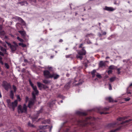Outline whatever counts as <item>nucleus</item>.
I'll return each mask as SVG.
<instances>
[{
	"label": "nucleus",
	"instance_id": "nucleus-1",
	"mask_svg": "<svg viewBox=\"0 0 132 132\" xmlns=\"http://www.w3.org/2000/svg\"><path fill=\"white\" fill-rule=\"evenodd\" d=\"M27 106L24 104L23 106L19 105L18 107V113H26L27 112Z\"/></svg>",
	"mask_w": 132,
	"mask_h": 132
},
{
	"label": "nucleus",
	"instance_id": "nucleus-2",
	"mask_svg": "<svg viewBox=\"0 0 132 132\" xmlns=\"http://www.w3.org/2000/svg\"><path fill=\"white\" fill-rule=\"evenodd\" d=\"M91 117L87 118H86L85 120H79L77 121L78 124L80 126H85V125L88 124L89 120L91 119Z\"/></svg>",
	"mask_w": 132,
	"mask_h": 132
},
{
	"label": "nucleus",
	"instance_id": "nucleus-3",
	"mask_svg": "<svg viewBox=\"0 0 132 132\" xmlns=\"http://www.w3.org/2000/svg\"><path fill=\"white\" fill-rule=\"evenodd\" d=\"M43 74L44 77L46 78H51L52 74L48 70H46L43 72Z\"/></svg>",
	"mask_w": 132,
	"mask_h": 132
},
{
	"label": "nucleus",
	"instance_id": "nucleus-4",
	"mask_svg": "<svg viewBox=\"0 0 132 132\" xmlns=\"http://www.w3.org/2000/svg\"><path fill=\"white\" fill-rule=\"evenodd\" d=\"M2 86L7 91L9 90L11 87L10 84L8 83L6 81H4L3 82Z\"/></svg>",
	"mask_w": 132,
	"mask_h": 132
},
{
	"label": "nucleus",
	"instance_id": "nucleus-5",
	"mask_svg": "<svg viewBox=\"0 0 132 132\" xmlns=\"http://www.w3.org/2000/svg\"><path fill=\"white\" fill-rule=\"evenodd\" d=\"M18 104V100H16L14 102H11V105L10 106L9 108H12L13 111H14L15 107H16Z\"/></svg>",
	"mask_w": 132,
	"mask_h": 132
},
{
	"label": "nucleus",
	"instance_id": "nucleus-6",
	"mask_svg": "<svg viewBox=\"0 0 132 132\" xmlns=\"http://www.w3.org/2000/svg\"><path fill=\"white\" fill-rule=\"evenodd\" d=\"M104 9L109 11H112L115 10V9L112 7H108L106 6L105 7Z\"/></svg>",
	"mask_w": 132,
	"mask_h": 132
},
{
	"label": "nucleus",
	"instance_id": "nucleus-7",
	"mask_svg": "<svg viewBox=\"0 0 132 132\" xmlns=\"http://www.w3.org/2000/svg\"><path fill=\"white\" fill-rule=\"evenodd\" d=\"M18 46H14L13 45H12V46L10 47V48L11 49L12 52L14 53L16 50Z\"/></svg>",
	"mask_w": 132,
	"mask_h": 132
},
{
	"label": "nucleus",
	"instance_id": "nucleus-8",
	"mask_svg": "<svg viewBox=\"0 0 132 132\" xmlns=\"http://www.w3.org/2000/svg\"><path fill=\"white\" fill-rule=\"evenodd\" d=\"M86 53L85 50L83 48L82 50L79 51L78 52V54L79 55H85Z\"/></svg>",
	"mask_w": 132,
	"mask_h": 132
},
{
	"label": "nucleus",
	"instance_id": "nucleus-9",
	"mask_svg": "<svg viewBox=\"0 0 132 132\" xmlns=\"http://www.w3.org/2000/svg\"><path fill=\"white\" fill-rule=\"evenodd\" d=\"M51 76H52L51 78H53L54 79H56L59 77V75L54 73H53L52 74Z\"/></svg>",
	"mask_w": 132,
	"mask_h": 132
},
{
	"label": "nucleus",
	"instance_id": "nucleus-10",
	"mask_svg": "<svg viewBox=\"0 0 132 132\" xmlns=\"http://www.w3.org/2000/svg\"><path fill=\"white\" fill-rule=\"evenodd\" d=\"M105 61H100L99 63V67H102L105 66Z\"/></svg>",
	"mask_w": 132,
	"mask_h": 132
},
{
	"label": "nucleus",
	"instance_id": "nucleus-11",
	"mask_svg": "<svg viewBox=\"0 0 132 132\" xmlns=\"http://www.w3.org/2000/svg\"><path fill=\"white\" fill-rule=\"evenodd\" d=\"M34 101H30L29 102L28 105V107L29 108H31L33 105L34 103Z\"/></svg>",
	"mask_w": 132,
	"mask_h": 132
},
{
	"label": "nucleus",
	"instance_id": "nucleus-12",
	"mask_svg": "<svg viewBox=\"0 0 132 132\" xmlns=\"http://www.w3.org/2000/svg\"><path fill=\"white\" fill-rule=\"evenodd\" d=\"M34 90L33 92H34L36 95H37L38 93V91L37 89V87L36 86H33L32 87Z\"/></svg>",
	"mask_w": 132,
	"mask_h": 132
},
{
	"label": "nucleus",
	"instance_id": "nucleus-13",
	"mask_svg": "<svg viewBox=\"0 0 132 132\" xmlns=\"http://www.w3.org/2000/svg\"><path fill=\"white\" fill-rule=\"evenodd\" d=\"M39 127L41 129H45L49 127V126L48 125H46L45 126H39Z\"/></svg>",
	"mask_w": 132,
	"mask_h": 132
},
{
	"label": "nucleus",
	"instance_id": "nucleus-14",
	"mask_svg": "<svg viewBox=\"0 0 132 132\" xmlns=\"http://www.w3.org/2000/svg\"><path fill=\"white\" fill-rule=\"evenodd\" d=\"M13 18L15 19L16 20H18L19 21H21V22H24L23 20L21 18L17 16H15L13 17Z\"/></svg>",
	"mask_w": 132,
	"mask_h": 132
},
{
	"label": "nucleus",
	"instance_id": "nucleus-15",
	"mask_svg": "<svg viewBox=\"0 0 132 132\" xmlns=\"http://www.w3.org/2000/svg\"><path fill=\"white\" fill-rule=\"evenodd\" d=\"M106 100L109 101V102H117V101H114L113 100V99L111 97H109L108 98H106Z\"/></svg>",
	"mask_w": 132,
	"mask_h": 132
},
{
	"label": "nucleus",
	"instance_id": "nucleus-16",
	"mask_svg": "<svg viewBox=\"0 0 132 132\" xmlns=\"http://www.w3.org/2000/svg\"><path fill=\"white\" fill-rule=\"evenodd\" d=\"M76 113L82 116H85L87 114L86 112H81L79 111L77 112Z\"/></svg>",
	"mask_w": 132,
	"mask_h": 132
},
{
	"label": "nucleus",
	"instance_id": "nucleus-17",
	"mask_svg": "<svg viewBox=\"0 0 132 132\" xmlns=\"http://www.w3.org/2000/svg\"><path fill=\"white\" fill-rule=\"evenodd\" d=\"M116 124V122H114L112 123H110L108 125V127H114V126Z\"/></svg>",
	"mask_w": 132,
	"mask_h": 132
},
{
	"label": "nucleus",
	"instance_id": "nucleus-18",
	"mask_svg": "<svg viewBox=\"0 0 132 132\" xmlns=\"http://www.w3.org/2000/svg\"><path fill=\"white\" fill-rule=\"evenodd\" d=\"M18 3L20 4L21 6L25 5V4L27 5L28 4V3L26 1L20 2Z\"/></svg>",
	"mask_w": 132,
	"mask_h": 132
},
{
	"label": "nucleus",
	"instance_id": "nucleus-19",
	"mask_svg": "<svg viewBox=\"0 0 132 132\" xmlns=\"http://www.w3.org/2000/svg\"><path fill=\"white\" fill-rule=\"evenodd\" d=\"M18 32L20 33L21 35L23 36H25L26 34V32L25 31H19Z\"/></svg>",
	"mask_w": 132,
	"mask_h": 132
},
{
	"label": "nucleus",
	"instance_id": "nucleus-20",
	"mask_svg": "<svg viewBox=\"0 0 132 132\" xmlns=\"http://www.w3.org/2000/svg\"><path fill=\"white\" fill-rule=\"evenodd\" d=\"M10 97L12 99H13L14 98V94L13 91L11 90V91L10 95Z\"/></svg>",
	"mask_w": 132,
	"mask_h": 132
},
{
	"label": "nucleus",
	"instance_id": "nucleus-21",
	"mask_svg": "<svg viewBox=\"0 0 132 132\" xmlns=\"http://www.w3.org/2000/svg\"><path fill=\"white\" fill-rule=\"evenodd\" d=\"M71 83V82H68L64 86L65 87L67 88H68L70 86Z\"/></svg>",
	"mask_w": 132,
	"mask_h": 132
},
{
	"label": "nucleus",
	"instance_id": "nucleus-22",
	"mask_svg": "<svg viewBox=\"0 0 132 132\" xmlns=\"http://www.w3.org/2000/svg\"><path fill=\"white\" fill-rule=\"evenodd\" d=\"M127 117H121L117 119V120L119 121H123L124 120L126 119Z\"/></svg>",
	"mask_w": 132,
	"mask_h": 132
},
{
	"label": "nucleus",
	"instance_id": "nucleus-23",
	"mask_svg": "<svg viewBox=\"0 0 132 132\" xmlns=\"http://www.w3.org/2000/svg\"><path fill=\"white\" fill-rule=\"evenodd\" d=\"M1 50L4 54H7L6 53V50L4 48L1 47Z\"/></svg>",
	"mask_w": 132,
	"mask_h": 132
},
{
	"label": "nucleus",
	"instance_id": "nucleus-24",
	"mask_svg": "<svg viewBox=\"0 0 132 132\" xmlns=\"http://www.w3.org/2000/svg\"><path fill=\"white\" fill-rule=\"evenodd\" d=\"M109 108H100L99 110H102L104 111H108L109 110Z\"/></svg>",
	"mask_w": 132,
	"mask_h": 132
},
{
	"label": "nucleus",
	"instance_id": "nucleus-25",
	"mask_svg": "<svg viewBox=\"0 0 132 132\" xmlns=\"http://www.w3.org/2000/svg\"><path fill=\"white\" fill-rule=\"evenodd\" d=\"M132 119H129L128 120H126L124 121H123L122 123H121V124H123L124 123H126L128 122H129L131 121Z\"/></svg>",
	"mask_w": 132,
	"mask_h": 132
},
{
	"label": "nucleus",
	"instance_id": "nucleus-26",
	"mask_svg": "<svg viewBox=\"0 0 132 132\" xmlns=\"http://www.w3.org/2000/svg\"><path fill=\"white\" fill-rule=\"evenodd\" d=\"M36 94L34 92H32V101H34L36 99V96L35 95Z\"/></svg>",
	"mask_w": 132,
	"mask_h": 132
},
{
	"label": "nucleus",
	"instance_id": "nucleus-27",
	"mask_svg": "<svg viewBox=\"0 0 132 132\" xmlns=\"http://www.w3.org/2000/svg\"><path fill=\"white\" fill-rule=\"evenodd\" d=\"M7 103L8 106L9 107L11 105V100L10 99H8L6 101Z\"/></svg>",
	"mask_w": 132,
	"mask_h": 132
},
{
	"label": "nucleus",
	"instance_id": "nucleus-28",
	"mask_svg": "<svg viewBox=\"0 0 132 132\" xmlns=\"http://www.w3.org/2000/svg\"><path fill=\"white\" fill-rule=\"evenodd\" d=\"M50 120H44V121L42 122L43 123H49L50 122Z\"/></svg>",
	"mask_w": 132,
	"mask_h": 132
},
{
	"label": "nucleus",
	"instance_id": "nucleus-29",
	"mask_svg": "<svg viewBox=\"0 0 132 132\" xmlns=\"http://www.w3.org/2000/svg\"><path fill=\"white\" fill-rule=\"evenodd\" d=\"M37 84L39 88L42 87V86H44L43 84H41V83L39 82H37Z\"/></svg>",
	"mask_w": 132,
	"mask_h": 132
},
{
	"label": "nucleus",
	"instance_id": "nucleus-30",
	"mask_svg": "<svg viewBox=\"0 0 132 132\" xmlns=\"http://www.w3.org/2000/svg\"><path fill=\"white\" fill-rule=\"evenodd\" d=\"M120 129V127L117 129H115L114 130H111L110 132H115L116 131L119 130Z\"/></svg>",
	"mask_w": 132,
	"mask_h": 132
},
{
	"label": "nucleus",
	"instance_id": "nucleus-31",
	"mask_svg": "<svg viewBox=\"0 0 132 132\" xmlns=\"http://www.w3.org/2000/svg\"><path fill=\"white\" fill-rule=\"evenodd\" d=\"M76 57L77 58L80 59V60H82L83 57L82 55H79V54L77 55Z\"/></svg>",
	"mask_w": 132,
	"mask_h": 132
},
{
	"label": "nucleus",
	"instance_id": "nucleus-32",
	"mask_svg": "<svg viewBox=\"0 0 132 132\" xmlns=\"http://www.w3.org/2000/svg\"><path fill=\"white\" fill-rule=\"evenodd\" d=\"M19 46H21L22 47H26V44H23L22 43H20L19 44Z\"/></svg>",
	"mask_w": 132,
	"mask_h": 132
},
{
	"label": "nucleus",
	"instance_id": "nucleus-33",
	"mask_svg": "<svg viewBox=\"0 0 132 132\" xmlns=\"http://www.w3.org/2000/svg\"><path fill=\"white\" fill-rule=\"evenodd\" d=\"M115 78L114 77H113L110 79V81L111 82L114 81L115 80Z\"/></svg>",
	"mask_w": 132,
	"mask_h": 132
},
{
	"label": "nucleus",
	"instance_id": "nucleus-34",
	"mask_svg": "<svg viewBox=\"0 0 132 132\" xmlns=\"http://www.w3.org/2000/svg\"><path fill=\"white\" fill-rule=\"evenodd\" d=\"M17 38L18 40H19L21 42H23L24 41L22 39L20 38L19 37H17Z\"/></svg>",
	"mask_w": 132,
	"mask_h": 132
},
{
	"label": "nucleus",
	"instance_id": "nucleus-35",
	"mask_svg": "<svg viewBox=\"0 0 132 132\" xmlns=\"http://www.w3.org/2000/svg\"><path fill=\"white\" fill-rule=\"evenodd\" d=\"M13 88L14 92H15L16 90V87L14 85L13 86Z\"/></svg>",
	"mask_w": 132,
	"mask_h": 132
},
{
	"label": "nucleus",
	"instance_id": "nucleus-36",
	"mask_svg": "<svg viewBox=\"0 0 132 132\" xmlns=\"http://www.w3.org/2000/svg\"><path fill=\"white\" fill-rule=\"evenodd\" d=\"M5 67L7 69H9V64L7 63H5Z\"/></svg>",
	"mask_w": 132,
	"mask_h": 132
},
{
	"label": "nucleus",
	"instance_id": "nucleus-37",
	"mask_svg": "<svg viewBox=\"0 0 132 132\" xmlns=\"http://www.w3.org/2000/svg\"><path fill=\"white\" fill-rule=\"evenodd\" d=\"M114 66L113 65H111L109 67V69H114Z\"/></svg>",
	"mask_w": 132,
	"mask_h": 132
},
{
	"label": "nucleus",
	"instance_id": "nucleus-38",
	"mask_svg": "<svg viewBox=\"0 0 132 132\" xmlns=\"http://www.w3.org/2000/svg\"><path fill=\"white\" fill-rule=\"evenodd\" d=\"M28 125L30 127H33L34 126L33 125L31 124L30 122V121L28 122Z\"/></svg>",
	"mask_w": 132,
	"mask_h": 132
},
{
	"label": "nucleus",
	"instance_id": "nucleus-39",
	"mask_svg": "<svg viewBox=\"0 0 132 132\" xmlns=\"http://www.w3.org/2000/svg\"><path fill=\"white\" fill-rule=\"evenodd\" d=\"M43 83L45 84H47L49 82L47 80L45 79L43 80Z\"/></svg>",
	"mask_w": 132,
	"mask_h": 132
},
{
	"label": "nucleus",
	"instance_id": "nucleus-40",
	"mask_svg": "<svg viewBox=\"0 0 132 132\" xmlns=\"http://www.w3.org/2000/svg\"><path fill=\"white\" fill-rule=\"evenodd\" d=\"M5 32L4 31H1L0 32V34L2 36H3L5 34Z\"/></svg>",
	"mask_w": 132,
	"mask_h": 132
},
{
	"label": "nucleus",
	"instance_id": "nucleus-41",
	"mask_svg": "<svg viewBox=\"0 0 132 132\" xmlns=\"http://www.w3.org/2000/svg\"><path fill=\"white\" fill-rule=\"evenodd\" d=\"M96 72V70H94L91 72V73L92 75L95 74Z\"/></svg>",
	"mask_w": 132,
	"mask_h": 132
},
{
	"label": "nucleus",
	"instance_id": "nucleus-42",
	"mask_svg": "<svg viewBox=\"0 0 132 132\" xmlns=\"http://www.w3.org/2000/svg\"><path fill=\"white\" fill-rule=\"evenodd\" d=\"M46 68L49 70H51L52 69V68L51 67L48 66Z\"/></svg>",
	"mask_w": 132,
	"mask_h": 132
},
{
	"label": "nucleus",
	"instance_id": "nucleus-43",
	"mask_svg": "<svg viewBox=\"0 0 132 132\" xmlns=\"http://www.w3.org/2000/svg\"><path fill=\"white\" fill-rule=\"evenodd\" d=\"M18 129L20 130V132H24L23 130L22 129H21L20 127H19Z\"/></svg>",
	"mask_w": 132,
	"mask_h": 132
},
{
	"label": "nucleus",
	"instance_id": "nucleus-44",
	"mask_svg": "<svg viewBox=\"0 0 132 132\" xmlns=\"http://www.w3.org/2000/svg\"><path fill=\"white\" fill-rule=\"evenodd\" d=\"M6 132H17L16 130H12L10 131H7Z\"/></svg>",
	"mask_w": 132,
	"mask_h": 132
},
{
	"label": "nucleus",
	"instance_id": "nucleus-45",
	"mask_svg": "<svg viewBox=\"0 0 132 132\" xmlns=\"http://www.w3.org/2000/svg\"><path fill=\"white\" fill-rule=\"evenodd\" d=\"M130 98L128 97L126 98H125V100L126 101H128L130 100Z\"/></svg>",
	"mask_w": 132,
	"mask_h": 132
},
{
	"label": "nucleus",
	"instance_id": "nucleus-46",
	"mask_svg": "<svg viewBox=\"0 0 132 132\" xmlns=\"http://www.w3.org/2000/svg\"><path fill=\"white\" fill-rule=\"evenodd\" d=\"M43 85L44 86H42V87H43V88H44V89H46V88H48V87L46 85H45L44 84H43Z\"/></svg>",
	"mask_w": 132,
	"mask_h": 132
},
{
	"label": "nucleus",
	"instance_id": "nucleus-47",
	"mask_svg": "<svg viewBox=\"0 0 132 132\" xmlns=\"http://www.w3.org/2000/svg\"><path fill=\"white\" fill-rule=\"evenodd\" d=\"M96 76L97 77H98V78H101L102 77L101 76V75H100L99 74L97 75H96Z\"/></svg>",
	"mask_w": 132,
	"mask_h": 132
},
{
	"label": "nucleus",
	"instance_id": "nucleus-48",
	"mask_svg": "<svg viewBox=\"0 0 132 132\" xmlns=\"http://www.w3.org/2000/svg\"><path fill=\"white\" fill-rule=\"evenodd\" d=\"M17 99L19 101H20L21 99H20V96L19 95H17Z\"/></svg>",
	"mask_w": 132,
	"mask_h": 132
},
{
	"label": "nucleus",
	"instance_id": "nucleus-49",
	"mask_svg": "<svg viewBox=\"0 0 132 132\" xmlns=\"http://www.w3.org/2000/svg\"><path fill=\"white\" fill-rule=\"evenodd\" d=\"M13 43L14 44V46H18V45L17 44V43H16L15 42H13Z\"/></svg>",
	"mask_w": 132,
	"mask_h": 132
},
{
	"label": "nucleus",
	"instance_id": "nucleus-50",
	"mask_svg": "<svg viewBox=\"0 0 132 132\" xmlns=\"http://www.w3.org/2000/svg\"><path fill=\"white\" fill-rule=\"evenodd\" d=\"M5 54L3 53L0 51V55L2 56H4Z\"/></svg>",
	"mask_w": 132,
	"mask_h": 132
},
{
	"label": "nucleus",
	"instance_id": "nucleus-51",
	"mask_svg": "<svg viewBox=\"0 0 132 132\" xmlns=\"http://www.w3.org/2000/svg\"><path fill=\"white\" fill-rule=\"evenodd\" d=\"M120 69H121L120 68H118V69H117V71L118 72V74H119L120 73Z\"/></svg>",
	"mask_w": 132,
	"mask_h": 132
},
{
	"label": "nucleus",
	"instance_id": "nucleus-52",
	"mask_svg": "<svg viewBox=\"0 0 132 132\" xmlns=\"http://www.w3.org/2000/svg\"><path fill=\"white\" fill-rule=\"evenodd\" d=\"M71 54H70L68 55H65V57L67 58H68L70 57V56L71 55Z\"/></svg>",
	"mask_w": 132,
	"mask_h": 132
},
{
	"label": "nucleus",
	"instance_id": "nucleus-53",
	"mask_svg": "<svg viewBox=\"0 0 132 132\" xmlns=\"http://www.w3.org/2000/svg\"><path fill=\"white\" fill-rule=\"evenodd\" d=\"M112 72V71L111 70H110L108 71V72L109 74L111 73Z\"/></svg>",
	"mask_w": 132,
	"mask_h": 132
},
{
	"label": "nucleus",
	"instance_id": "nucleus-54",
	"mask_svg": "<svg viewBox=\"0 0 132 132\" xmlns=\"http://www.w3.org/2000/svg\"><path fill=\"white\" fill-rule=\"evenodd\" d=\"M7 44L10 47H10L11 46H12V45H11L10 43H8L7 42H6Z\"/></svg>",
	"mask_w": 132,
	"mask_h": 132
},
{
	"label": "nucleus",
	"instance_id": "nucleus-55",
	"mask_svg": "<svg viewBox=\"0 0 132 132\" xmlns=\"http://www.w3.org/2000/svg\"><path fill=\"white\" fill-rule=\"evenodd\" d=\"M109 89L110 90H111L112 89V87L111 86V85L110 84H109Z\"/></svg>",
	"mask_w": 132,
	"mask_h": 132
},
{
	"label": "nucleus",
	"instance_id": "nucleus-56",
	"mask_svg": "<svg viewBox=\"0 0 132 132\" xmlns=\"http://www.w3.org/2000/svg\"><path fill=\"white\" fill-rule=\"evenodd\" d=\"M108 113L107 112H100V114H107Z\"/></svg>",
	"mask_w": 132,
	"mask_h": 132
},
{
	"label": "nucleus",
	"instance_id": "nucleus-57",
	"mask_svg": "<svg viewBox=\"0 0 132 132\" xmlns=\"http://www.w3.org/2000/svg\"><path fill=\"white\" fill-rule=\"evenodd\" d=\"M29 82L30 85L32 87L34 86V84L32 83V82L30 80L29 81Z\"/></svg>",
	"mask_w": 132,
	"mask_h": 132
},
{
	"label": "nucleus",
	"instance_id": "nucleus-58",
	"mask_svg": "<svg viewBox=\"0 0 132 132\" xmlns=\"http://www.w3.org/2000/svg\"><path fill=\"white\" fill-rule=\"evenodd\" d=\"M2 59H0V63H1L2 65L4 63L2 60Z\"/></svg>",
	"mask_w": 132,
	"mask_h": 132
},
{
	"label": "nucleus",
	"instance_id": "nucleus-59",
	"mask_svg": "<svg viewBox=\"0 0 132 132\" xmlns=\"http://www.w3.org/2000/svg\"><path fill=\"white\" fill-rule=\"evenodd\" d=\"M52 127H53L52 126H51V127L50 128V130H49V131H50V132H51Z\"/></svg>",
	"mask_w": 132,
	"mask_h": 132
},
{
	"label": "nucleus",
	"instance_id": "nucleus-60",
	"mask_svg": "<svg viewBox=\"0 0 132 132\" xmlns=\"http://www.w3.org/2000/svg\"><path fill=\"white\" fill-rule=\"evenodd\" d=\"M83 45V44H81L80 45V46H79V48H81V47H82V46Z\"/></svg>",
	"mask_w": 132,
	"mask_h": 132
},
{
	"label": "nucleus",
	"instance_id": "nucleus-61",
	"mask_svg": "<svg viewBox=\"0 0 132 132\" xmlns=\"http://www.w3.org/2000/svg\"><path fill=\"white\" fill-rule=\"evenodd\" d=\"M28 100V97H26V101L27 102Z\"/></svg>",
	"mask_w": 132,
	"mask_h": 132
},
{
	"label": "nucleus",
	"instance_id": "nucleus-62",
	"mask_svg": "<svg viewBox=\"0 0 132 132\" xmlns=\"http://www.w3.org/2000/svg\"><path fill=\"white\" fill-rule=\"evenodd\" d=\"M82 84V83H81V82L79 83H78L77 84V85H80L81 84Z\"/></svg>",
	"mask_w": 132,
	"mask_h": 132
},
{
	"label": "nucleus",
	"instance_id": "nucleus-63",
	"mask_svg": "<svg viewBox=\"0 0 132 132\" xmlns=\"http://www.w3.org/2000/svg\"><path fill=\"white\" fill-rule=\"evenodd\" d=\"M63 40L62 39H60L59 40V42H63Z\"/></svg>",
	"mask_w": 132,
	"mask_h": 132
},
{
	"label": "nucleus",
	"instance_id": "nucleus-64",
	"mask_svg": "<svg viewBox=\"0 0 132 132\" xmlns=\"http://www.w3.org/2000/svg\"><path fill=\"white\" fill-rule=\"evenodd\" d=\"M95 74H94V75H92V77H93V78L95 76Z\"/></svg>",
	"mask_w": 132,
	"mask_h": 132
}]
</instances>
